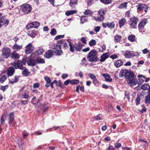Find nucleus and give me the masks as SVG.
I'll return each mask as SVG.
<instances>
[{"label":"nucleus","mask_w":150,"mask_h":150,"mask_svg":"<svg viewBox=\"0 0 150 150\" xmlns=\"http://www.w3.org/2000/svg\"><path fill=\"white\" fill-rule=\"evenodd\" d=\"M61 45L63 46L64 48L65 49H67L68 47L67 44L64 40L58 41L57 43V44H54L52 46V48L56 50L55 52L57 54L59 55H60L62 53V51L61 48Z\"/></svg>","instance_id":"1"},{"label":"nucleus","mask_w":150,"mask_h":150,"mask_svg":"<svg viewBox=\"0 0 150 150\" xmlns=\"http://www.w3.org/2000/svg\"><path fill=\"white\" fill-rule=\"evenodd\" d=\"M26 59L24 58V57L22 59V60H18L17 62H15L11 63V65L17 69L23 70L24 67L23 66V65L25 64L26 63Z\"/></svg>","instance_id":"2"},{"label":"nucleus","mask_w":150,"mask_h":150,"mask_svg":"<svg viewBox=\"0 0 150 150\" xmlns=\"http://www.w3.org/2000/svg\"><path fill=\"white\" fill-rule=\"evenodd\" d=\"M97 52L95 50L91 51L89 53L87 58L88 61L91 62H96L98 61L97 57Z\"/></svg>","instance_id":"3"},{"label":"nucleus","mask_w":150,"mask_h":150,"mask_svg":"<svg viewBox=\"0 0 150 150\" xmlns=\"http://www.w3.org/2000/svg\"><path fill=\"white\" fill-rule=\"evenodd\" d=\"M106 8H101L98 11V14L96 17H94V19L97 21H101L104 18V16L105 13L106 12Z\"/></svg>","instance_id":"4"},{"label":"nucleus","mask_w":150,"mask_h":150,"mask_svg":"<svg viewBox=\"0 0 150 150\" xmlns=\"http://www.w3.org/2000/svg\"><path fill=\"white\" fill-rule=\"evenodd\" d=\"M11 53L10 49L6 47H4L2 50V55L5 58H7L10 56Z\"/></svg>","instance_id":"5"},{"label":"nucleus","mask_w":150,"mask_h":150,"mask_svg":"<svg viewBox=\"0 0 150 150\" xmlns=\"http://www.w3.org/2000/svg\"><path fill=\"white\" fill-rule=\"evenodd\" d=\"M32 7L29 4H25L21 6V10L24 14H27L31 11Z\"/></svg>","instance_id":"6"},{"label":"nucleus","mask_w":150,"mask_h":150,"mask_svg":"<svg viewBox=\"0 0 150 150\" xmlns=\"http://www.w3.org/2000/svg\"><path fill=\"white\" fill-rule=\"evenodd\" d=\"M129 23L130 27L132 28H135L137 25V23L138 21V19L135 17H132L130 19Z\"/></svg>","instance_id":"7"},{"label":"nucleus","mask_w":150,"mask_h":150,"mask_svg":"<svg viewBox=\"0 0 150 150\" xmlns=\"http://www.w3.org/2000/svg\"><path fill=\"white\" fill-rule=\"evenodd\" d=\"M123 54L125 57L129 58L137 56L139 54L138 52L133 53L129 51H127L124 53Z\"/></svg>","instance_id":"8"},{"label":"nucleus","mask_w":150,"mask_h":150,"mask_svg":"<svg viewBox=\"0 0 150 150\" xmlns=\"http://www.w3.org/2000/svg\"><path fill=\"white\" fill-rule=\"evenodd\" d=\"M35 47L32 45L31 43H29L25 47V52L26 54L31 53L34 51Z\"/></svg>","instance_id":"9"},{"label":"nucleus","mask_w":150,"mask_h":150,"mask_svg":"<svg viewBox=\"0 0 150 150\" xmlns=\"http://www.w3.org/2000/svg\"><path fill=\"white\" fill-rule=\"evenodd\" d=\"M40 25V23L39 22L37 21L33 22L27 25L26 28L28 29L32 28H38Z\"/></svg>","instance_id":"10"},{"label":"nucleus","mask_w":150,"mask_h":150,"mask_svg":"<svg viewBox=\"0 0 150 150\" xmlns=\"http://www.w3.org/2000/svg\"><path fill=\"white\" fill-rule=\"evenodd\" d=\"M24 58L26 59V62L28 65L33 67L35 64L36 63L35 60L26 57H24Z\"/></svg>","instance_id":"11"},{"label":"nucleus","mask_w":150,"mask_h":150,"mask_svg":"<svg viewBox=\"0 0 150 150\" xmlns=\"http://www.w3.org/2000/svg\"><path fill=\"white\" fill-rule=\"evenodd\" d=\"M103 26L105 28L108 27L110 28H112L115 25V23L114 22H107V23H102Z\"/></svg>","instance_id":"12"},{"label":"nucleus","mask_w":150,"mask_h":150,"mask_svg":"<svg viewBox=\"0 0 150 150\" xmlns=\"http://www.w3.org/2000/svg\"><path fill=\"white\" fill-rule=\"evenodd\" d=\"M15 71L14 68L13 67H9L7 69V74L8 77L12 76Z\"/></svg>","instance_id":"13"},{"label":"nucleus","mask_w":150,"mask_h":150,"mask_svg":"<svg viewBox=\"0 0 150 150\" xmlns=\"http://www.w3.org/2000/svg\"><path fill=\"white\" fill-rule=\"evenodd\" d=\"M84 45L81 42H79L75 45V49L76 51H80Z\"/></svg>","instance_id":"14"},{"label":"nucleus","mask_w":150,"mask_h":150,"mask_svg":"<svg viewBox=\"0 0 150 150\" xmlns=\"http://www.w3.org/2000/svg\"><path fill=\"white\" fill-rule=\"evenodd\" d=\"M134 77V74L131 71L127 70V72L125 76V78L129 80L131 78H133Z\"/></svg>","instance_id":"15"},{"label":"nucleus","mask_w":150,"mask_h":150,"mask_svg":"<svg viewBox=\"0 0 150 150\" xmlns=\"http://www.w3.org/2000/svg\"><path fill=\"white\" fill-rule=\"evenodd\" d=\"M53 52L50 50L47 51L45 53V56L47 58H50L53 55Z\"/></svg>","instance_id":"16"},{"label":"nucleus","mask_w":150,"mask_h":150,"mask_svg":"<svg viewBox=\"0 0 150 150\" xmlns=\"http://www.w3.org/2000/svg\"><path fill=\"white\" fill-rule=\"evenodd\" d=\"M147 23V19H144L141 21L139 23L138 27L139 28H143L145 24Z\"/></svg>","instance_id":"17"},{"label":"nucleus","mask_w":150,"mask_h":150,"mask_svg":"<svg viewBox=\"0 0 150 150\" xmlns=\"http://www.w3.org/2000/svg\"><path fill=\"white\" fill-rule=\"evenodd\" d=\"M109 56V53H108V52L103 54L101 56V59L100 60V61L101 62L104 61Z\"/></svg>","instance_id":"18"},{"label":"nucleus","mask_w":150,"mask_h":150,"mask_svg":"<svg viewBox=\"0 0 150 150\" xmlns=\"http://www.w3.org/2000/svg\"><path fill=\"white\" fill-rule=\"evenodd\" d=\"M136 7L137 10L140 11L147 8V6L144 4H139Z\"/></svg>","instance_id":"19"},{"label":"nucleus","mask_w":150,"mask_h":150,"mask_svg":"<svg viewBox=\"0 0 150 150\" xmlns=\"http://www.w3.org/2000/svg\"><path fill=\"white\" fill-rule=\"evenodd\" d=\"M67 41L69 43L70 51L72 52H74V49H75V45L74 46L73 43L71 42L69 39L67 40Z\"/></svg>","instance_id":"20"},{"label":"nucleus","mask_w":150,"mask_h":150,"mask_svg":"<svg viewBox=\"0 0 150 150\" xmlns=\"http://www.w3.org/2000/svg\"><path fill=\"white\" fill-rule=\"evenodd\" d=\"M102 76L105 78L106 81L110 82L112 80V79L110 78V76L108 74H102Z\"/></svg>","instance_id":"21"},{"label":"nucleus","mask_w":150,"mask_h":150,"mask_svg":"<svg viewBox=\"0 0 150 150\" xmlns=\"http://www.w3.org/2000/svg\"><path fill=\"white\" fill-rule=\"evenodd\" d=\"M128 83L131 84L132 85L135 86L138 83V82L137 79H129Z\"/></svg>","instance_id":"22"},{"label":"nucleus","mask_w":150,"mask_h":150,"mask_svg":"<svg viewBox=\"0 0 150 150\" xmlns=\"http://www.w3.org/2000/svg\"><path fill=\"white\" fill-rule=\"evenodd\" d=\"M14 119V114L13 112L10 113L9 115V123L11 124Z\"/></svg>","instance_id":"23"},{"label":"nucleus","mask_w":150,"mask_h":150,"mask_svg":"<svg viewBox=\"0 0 150 150\" xmlns=\"http://www.w3.org/2000/svg\"><path fill=\"white\" fill-rule=\"evenodd\" d=\"M23 69V71L22 72V74L24 76H27L30 74V72L26 67H24Z\"/></svg>","instance_id":"24"},{"label":"nucleus","mask_w":150,"mask_h":150,"mask_svg":"<svg viewBox=\"0 0 150 150\" xmlns=\"http://www.w3.org/2000/svg\"><path fill=\"white\" fill-rule=\"evenodd\" d=\"M127 72V70L126 69H123L121 70L119 73V76L120 77H122L125 76V77L126 74Z\"/></svg>","instance_id":"25"},{"label":"nucleus","mask_w":150,"mask_h":150,"mask_svg":"<svg viewBox=\"0 0 150 150\" xmlns=\"http://www.w3.org/2000/svg\"><path fill=\"white\" fill-rule=\"evenodd\" d=\"M77 4V0H71L69 3L70 6L72 7H74Z\"/></svg>","instance_id":"26"},{"label":"nucleus","mask_w":150,"mask_h":150,"mask_svg":"<svg viewBox=\"0 0 150 150\" xmlns=\"http://www.w3.org/2000/svg\"><path fill=\"white\" fill-rule=\"evenodd\" d=\"M77 11L76 10L67 11L65 12V14L67 16H69L71 15L76 13Z\"/></svg>","instance_id":"27"},{"label":"nucleus","mask_w":150,"mask_h":150,"mask_svg":"<svg viewBox=\"0 0 150 150\" xmlns=\"http://www.w3.org/2000/svg\"><path fill=\"white\" fill-rule=\"evenodd\" d=\"M13 49L18 50L22 49V45H19L17 44H15L13 46Z\"/></svg>","instance_id":"28"},{"label":"nucleus","mask_w":150,"mask_h":150,"mask_svg":"<svg viewBox=\"0 0 150 150\" xmlns=\"http://www.w3.org/2000/svg\"><path fill=\"white\" fill-rule=\"evenodd\" d=\"M11 58L13 59H17L20 57V55L17 53L13 51L11 54Z\"/></svg>","instance_id":"29"},{"label":"nucleus","mask_w":150,"mask_h":150,"mask_svg":"<svg viewBox=\"0 0 150 150\" xmlns=\"http://www.w3.org/2000/svg\"><path fill=\"white\" fill-rule=\"evenodd\" d=\"M88 21V17L86 16H82L80 18L81 23L82 24L87 22Z\"/></svg>","instance_id":"30"},{"label":"nucleus","mask_w":150,"mask_h":150,"mask_svg":"<svg viewBox=\"0 0 150 150\" xmlns=\"http://www.w3.org/2000/svg\"><path fill=\"white\" fill-rule=\"evenodd\" d=\"M123 63L122 61L118 60L114 63L115 65L117 67H119L121 66Z\"/></svg>","instance_id":"31"},{"label":"nucleus","mask_w":150,"mask_h":150,"mask_svg":"<svg viewBox=\"0 0 150 150\" xmlns=\"http://www.w3.org/2000/svg\"><path fill=\"white\" fill-rule=\"evenodd\" d=\"M121 39V36L119 35H116L114 37V40L115 42H120Z\"/></svg>","instance_id":"32"},{"label":"nucleus","mask_w":150,"mask_h":150,"mask_svg":"<svg viewBox=\"0 0 150 150\" xmlns=\"http://www.w3.org/2000/svg\"><path fill=\"white\" fill-rule=\"evenodd\" d=\"M126 21V20L125 18H123L119 21V24L120 26V28L125 25Z\"/></svg>","instance_id":"33"},{"label":"nucleus","mask_w":150,"mask_h":150,"mask_svg":"<svg viewBox=\"0 0 150 150\" xmlns=\"http://www.w3.org/2000/svg\"><path fill=\"white\" fill-rule=\"evenodd\" d=\"M44 51V50L41 47H39L37 50V52L40 55L42 54Z\"/></svg>","instance_id":"34"},{"label":"nucleus","mask_w":150,"mask_h":150,"mask_svg":"<svg viewBox=\"0 0 150 150\" xmlns=\"http://www.w3.org/2000/svg\"><path fill=\"white\" fill-rule=\"evenodd\" d=\"M141 88L143 90H150V86L148 84H144L141 86Z\"/></svg>","instance_id":"35"},{"label":"nucleus","mask_w":150,"mask_h":150,"mask_svg":"<svg viewBox=\"0 0 150 150\" xmlns=\"http://www.w3.org/2000/svg\"><path fill=\"white\" fill-rule=\"evenodd\" d=\"M18 144L19 148L22 149L23 148V143L22 142L21 139H20L19 140L18 142Z\"/></svg>","instance_id":"36"},{"label":"nucleus","mask_w":150,"mask_h":150,"mask_svg":"<svg viewBox=\"0 0 150 150\" xmlns=\"http://www.w3.org/2000/svg\"><path fill=\"white\" fill-rule=\"evenodd\" d=\"M36 62L38 63H44L45 62L44 59L40 57H38L37 58L36 60Z\"/></svg>","instance_id":"37"},{"label":"nucleus","mask_w":150,"mask_h":150,"mask_svg":"<svg viewBox=\"0 0 150 150\" xmlns=\"http://www.w3.org/2000/svg\"><path fill=\"white\" fill-rule=\"evenodd\" d=\"M102 3L105 4H108L111 3V0H100Z\"/></svg>","instance_id":"38"},{"label":"nucleus","mask_w":150,"mask_h":150,"mask_svg":"<svg viewBox=\"0 0 150 150\" xmlns=\"http://www.w3.org/2000/svg\"><path fill=\"white\" fill-rule=\"evenodd\" d=\"M89 44L90 46L95 45L96 44V40L94 39L91 40L89 42Z\"/></svg>","instance_id":"39"},{"label":"nucleus","mask_w":150,"mask_h":150,"mask_svg":"<svg viewBox=\"0 0 150 150\" xmlns=\"http://www.w3.org/2000/svg\"><path fill=\"white\" fill-rule=\"evenodd\" d=\"M6 119V115L4 114L2 116L1 119V122L2 124H4L5 123V120Z\"/></svg>","instance_id":"40"},{"label":"nucleus","mask_w":150,"mask_h":150,"mask_svg":"<svg viewBox=\"0 0 150 150\" xmlns=\"http://www.w3.org/2000/svg\"><path fill=\"white\" fill-rule=\"evenodd\" d=\"M128 40L132 42L134 41L135 39V36L134 35H131L128 37Z\"/></svg>","instance_id":"41"},{"label":"nucleus","mask_w":150,"mask_h":150,"mask_svg":"<svg viewBox=\"0 0 150 150\" xmlns=\"http://www.w3.org/2000/svg\"><path fill=\"white\" fill-rule=\"evenodd\" d=\"M92 13V12L89 10H86L84 12V14L89 16H91Z\"/></svg>","instance_id":"42"},{"label":"nucleus","mask_w":150,"mask_h":150,"mask_svg":"<svg viewBox=\"0 0 150 150\" xmlns=\"http://www.w3.org/2000/svg\"><path fill=\"white\" fill-rule=\"evenodd\" d=\"M28 35L29 36L32 37H34L36 34L32 31H30L28 33Z\"/></svg>","instance_id":"43"},{"label":"nucleus","mask_w":150,"mask_h":150,"mask_svg":"<svg viewBox=\"0 0 150 150\" xmlns=\"http://www.w3.org/2000/svg\"><path fill=\"white\" fill-rule=\"evenodd\" d=\"M79 81L78 80H70V83L71 84H77L79 83Z\"/></svg>","instance_id":"44"},{"label":"nucleus","mask_w":150,"mask_h":150,"mask_svg":"<svg viewBox=\"0 0 150 150\" xmlns=\"http://www.w3.org/2000/svg\"><path fill=\"white\" fill-rule=\"evenodd\" d=\"M24 98L25 99H27L29 97V92L25 90V93L23 95Z\"/></svg>","instance_id":"45"},{"label":"nucleus","mask_w":150,"mask_h":150,"mask_svg":"<svg viewBox=\"0 0 150 150\" xmlns=\"http://www.w3.org/2000/svg\"><path fill=\"white\" fill-rule=\"evenodd\" d=\"M127 4V2H125L121 4L120 5L119 8H123L126 7Z\"/></svg>","instance_id":"46"},{"label":"nucleus","mask_w":150,"mask_h":150,"mask_svg":"<svg viewBox=\"0 0 150 150\" xmlns=\"http://www.w3.org/2000/svg\"><path fill=\"white\" fill-rule=\"evenodd\" d=\"M141 100V98L139 95L137 96V97L136 100L135 102L136 104L138 105L139 104L140 101Z\"/></svg>","instance_id":"47"},{"label":"nucleus","mask_w":150,"mask_h":150,"mask_svg":"<svg viewBox=\"0 0 150 150\" xmlns=\"http://www.w3.org/2000/svg\"><path fill=\"white\" fill-rule=\"evenodd\" d=\"M114 146L115 148H119L121 146V144L120 143L118 142V141L117 143L114 144Z\"/></svg>","instance_id":"48"},{"label":"nucleus","mask_w":150,"mask_h":150,"mask_svg":"<svg viewBox=\"0 0 150 150\" xmlns=\"http://www.w3.org/2000/svg\"><path fill=\"white\" fill-rule=\"evenodd\" d=\"M7 78L6 76L4 75L0 79V82L3 83L4 81Z\"/></svg>","instance_id":"49"},{"label":"nucleus","mask_w":150,"mask_h":150,"mask_svg":"<svg viewBox=\"0 0 150 150\" xmlns=\"http://www.w3.org/2000/svg\"><path fill=\"white\" fill-rule=\"evenodd\" d=\"M43 105V107L42 109L43 110V111L44 112H45L48 109V107L47 105L46 104H44Z\"/></svg>","instance_id":"50"},{"label":"nucleus","mask_w":150,"mask_h":150,"mask_svg":"<svg viewBox=\"0 0 150 150\" xmlns=\"http://www.w3.org/2000/svg\"><path fill=\"white\" fill-rule=\"evenodd\" d=\"M88 76H89L90 78L93 80H95L96 79V76L93 74H88Z\"/></svg>","instance_id":"51"},{"label":"nucleus","mask_w":150,"mask_h":150,"mask_svg":"<svg viewBox=\"0 0 150 150\" xmlns=\"http://www.w3.org/2000/svg\"><path fill=\"white\" fill-rule=\"evenodd\" d=\"M50 33L53 35H55L57 33V31L55 28H53L50 31Z\"/></svg>","instance_id":"52"},{"label":"nucleus","mask_w":150,"mask_h":150,"mask_svg":"<svg viewBox=\"0 0 150 150\" xmlns=\"http://www.w3.org/2000/svg\"><path fill=\"white\" fill-rule=\"evenodd\" d=\"M64 37V35H58L57 36H56L55 38H54V40H57L59 39L63 38Z\"/></svg>","instance_id":"53"},{"label":"nucleus","mask_w":150,"mask_h":150,"mask_svg":"<svg viewBox=\"0 0 150 150\" xmlns=\"http://www.w3.org/2000/svg\"><path fill=\"white\" fill-rule=\"evenodd\" d=\"M142 109L139 110L141 112H144L146 111V109L145 108V106L144 105H142Z\"/></svg>","instance_id":"54"},{"label":"nucleus","mask_w":150,"mask_h":150,"mask_svg":"<svg viewBox=\"0 0 150 150\" xmlns=\"http://www.w3.org/2000/svg\"><path fill=\"white\" fill-rule=\"evenodd\" d=\"M44 79L47 83H50L51 82V80L50 78L47 76H45L44 77Z\"/></svg>","instance_id":"55"},{"label":"nucleus","mask_w":150,"mask_h":150,"mask_svg":"<svg viewBox=\"0 0 150 150\" xmlns=\"http://www.w3.org/2000/svg\"><path fill=\"white\" fill-rule=\"evenodd\" d=\"M8 87V86L7 85H6L4 86H1V89L3 91H6V89H7Z\"/></svg>","instance_id":"56"},{"label":"nucleus","mask_w":150,"mask_h":150,"mask_svg":"<svg viewBox=\"0 0 150 150\" xmlns=\"http://www.w3.org/2000/svg\"><path fill=\"white\" fill-rule=\"evenodd\" d=\"M40 86V84L39 83H37L33 84V87L34 88H39Z\"/></svg>","instance_id":"57"},{"label":"nucleus","mask_w":150,"mask_h":150,"mask_svg":"<svg viewBox=\"0 0 150 150\" xmlns=\"http://www.w3.org/2000/svg\"><path fill=\"white\" fill-rule=\"evenodd\" d=\"M100 29V28L99 26H97L94 28V30L96 32H98Z\"/></svg>","instance_id":"58"},{"label":"nucleus","mask_w":150,"mask_h":150,"mask_svg":"<svg viewBox=\"0 0 150 150\" xmlns=\"http://www.w3.org/2000/svg\"><path fill=\"white\" fill-rule=\"evenodd\" d=\"M5 19L4 16L0 17V21L1 23H4L5 21Z\"/></svg>","instance_id":"59"},{"label":"nucleus","mask_w":150,"mask_h":150,"mask_svg":"<svg viewBox=\"0 0 150 150\" xmlns=\"http://www.w3.org/2000/svg\"><path fill=\"white\" fill-rule=\"evenodd\" d=\"M107 149L108 150H114L115 148L113 146L110 145L108 148Z\"/></svg>","instance_id":"60"},{"label":"nucleus","mask_w":150,"mask_h":150,"mask_svg":"<svg viewBox=\"0 0 150 150\" xmlns=\"http://www.w3.org/2000/svg\"><path fill=\"white\" fill-rule=\"evenodd\" d=\"M81 42L84 44H86V40L84 37H82L81 38Z\"/></svg>","instance_id":"61"},{"label":"nucleus","mask_w":150,"mask_h":150,"mask_svg":"<svg viewBox=\"0 0 150 150\" xmlns=\"http://www.w3.org/2000/svg\"><path fill=\"white\" fill-rule=\"evenodd\" d=\"M139 140L141 142H144V143H145L146 145L145 146V147H146L148 145V142L146 141H145L143 139H139Z\"/></svg>","instance_id":"62"},{"label":"nucleus","mask_w":150,"mask_h":150,"mask_svg":"<svg viewBox=\"0 0 150 150\" xmlns=\"http://www.w3.org/2000/svg\"><path fill=\"white\" fill-rule=\"evenodd\" d=\"M18 80V76H15L14 78V80L13 81V83L17 82Z\"/></svg>","instance_id":"63"},{"label":"nucleus","mask_w":150,"mask_h":150,"mask_svg":"<svg viewBox=\"0 0 150 150\" xmlns=\"http://www.w3.org/2000/svg\"><path fill=\"white\" fill-rule=\"evenodd\" d=\"M9 22V21L8 19H7L6 21H5L4 22V23L5 25V27L8 24Z\"/></svg>","instance_id":"64"}]
</instances>
